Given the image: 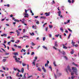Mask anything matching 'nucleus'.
I'll return each mask as SVG.
<instances>
[{"label":"nucleus","mask_w":79,"mask_h":79,"mask_svg":"<svg viewBox=\"0 0 79 79\" xmlns=\"http://www.w3.org/2000/svg\"><path fill=\"white\" fill-rule=\"evenodd\" d=\"M73 72L71 73V74L73 76L74 74V73L76 75H77V69L75 67H73L72 68Z\"/></svg>","instance_id":"1"},{"label":"nucleus","mask_w":79,"mask_h":79,"mask_svg":"<svg viewBox=\"0 0 79 79\" xmlns=\"http://www.w3.org/2000/svg\"><path fill=\"white\" fill-rule=\"evenodd\" d=\"M65 70L66 71L67 73H68V70L69 71H70V72H71V69H70V67L69 65H68L67 66V69H65Z\"/></svg>","instance_id":"2"},{"label":"nucleus","mask_w":79,"mask_h":79,"mask_svg":"<svg viewBox=\"0 0 79 79\" xmlns=\"http://www.w3.org/2000/svg\"><path fill=\"white\" fill-rule=\"evenodd\" d=\"M59 8H60V7H58V9H57L58 10H59V12H58L57 13L59 14L58 16H60V15H61V11H60V10L59 9Z\"/></svg>","instance_id":"3"},{"label":"nucleus","mask_w":79,"mask_h":79,"mask_svg":"<svg viewBox=\"0 0 79 79\" xmlns=\"http://www.w3.org/2000/svg\"><path fill=\"white\" fill-rule=\"evenodd\" d=\"M16 60V63H20V64H21L22 63V61H19L17 59H15Z\"/></svg>","instance_id":"4"},{"label":"nucleus","mask_w":79,"mask_h":79,"mask_svg":"<svg viewBox=\"0 0 79 79\" xmlns=\"http://www.w3.org/2000/svg\"><path fill=\"white\" fill-rule=\"evenodd\" d=\"M25 14H24V15L25 16H29V15H28V14H27V10H26V9H25Z\"/></svg>","instance_id":"5"},{"label":"nucleus","mask_w":79,"mask_h":79,"mask_svg":"<svg viewBox=\"0 0 79 79\" xmlns=\"http://www.w3.org/2000/svg\"><path fill=\"white\" fill-rule=\"evenodd\" d=\"M16 32L17 33V36H19V34H20V33L19 32V31L17 30H16Z\"/></svg>","instance_id":"6"},{"label":"nucleus","mask_w":79,"mask_h":79,"mask_svg":"<svg viewBox=\"0 0 79 79\" xmlns=\"http://www.w3.org/2000/svg\"><path fill=\"white\" fill-rule=\"evenodd\" d=\"M35 61H36V60L35 59L32 63V64H33L34 66L35 65Z\"/></svg>","instance_id":"7"},{"label":"nucleus","mask_w":79,"mask_h":79,"mask_svg":"<svg viewBox=\"0 0 79 79\" xmlns=\"http://www.w3.org/2000/svg\"><path fill=\"white\" fill-rule=\"evenodd\" d=\"M55 47H58V45L57 44V41H55Z\"/></svg>","instance_id":"8"},{"label":"nucleus","mask_w":79,"mask_h":79,"mask_svg":"<svg viewBox=\"0 0 79 79\" xmlns=\"http://www.w3.org/2000/svg\"><path fill=\"white\" fill-rule=\"evenodd\" d=\"M73 65H74L75 66H76V67H78V66L77 64H76L75 63H74V62L73 63Z\"/></svg>","instance_id":"9"},{"label":"nucleus","mask_w":79,"mask_h":79,"mask_svg":"<svg viewBox=\"0 0 79 79\" xmlns=\"http://www.w3.org/2000/svg\"><path fill=\"white\" fill-rule=\"evenodd\" d=\"M42 47L43 48L47 50H48V49L47 48V47H45V46H42Z\"/></svg>","instance_id":"10"},{"label":"nucleus","mask_w":79,"mask_h":79,"mask_svg":"<svg viewBox=\"0 0 79 79\" xmlns=\"http://www.w3.org/2000/svg\"><path fill=\"white\" fill-rule=\"evenodd\" d=\"M63 48H65V49H67V48H68V47L66 46H64V45L63 44Z\"/></svg>","instance_id":"11"},{"label":"nucleus","mask_w":79,"mask_h":79,"mask_svg":"<svg viewBox=\"0 0 79 79\" xmlns=\"http://www.w3.org/2000/svg\"><path fill=\"white\" fill-rule=\"evenodd\" d=\"M23 51L24 52H26V50L24 49L23 48L22 49V50L21 51V53H23Z\"/></svg>","instance_id":"12"},{"label":"nucleus","mask_w":79,"mask_h":79,"mask_svg":"<svg viewBox=\"0 0 79 79\" xmlns=\"http://www.w3.org/2000/svg\"><path fill=\"white\" fill-rule=\"evenodd\" d=\"M23 38H25V37H27V39H29V36H26L25 35H24L23 36Z\"/></svg>","instance_id":"13"},{"label":"nucleus","mask_w":79,"mask_h":79,"mask_svg":"<svg viewBox=\"0 0 79 79\" xmlns=\"http://www.w3.org/2000/svg\"><path fill=\"white\" fill-rule=\"evenodd\" d=\"M72 51H71L70 52V53L71 54V55H73V54H74V50L73 49H72Z\"/></svg>","instance_id":"14"},{"label":"nucleus","mask_w":79,"mask_h":79,"mask_svg":"<svg viewBox=\"0 0 79 79\" xmlns=\"http://www.w3.org/2000/svg\"><path fill=\"white\" fill-rule=\"evenodd\" d=\"M13 54L15 55V56H16V55H18V52L14 53Z\"/></svg>","instance_id":"15"},{"label":"nucleus","mask_w":79,"mask_h":79,"mask_svg":"<svg viewBox=\"0 0 79 79\" xmlns=\"http://www.w3.org/2000/svg\"><path fill=\"white\" fill-rule=\"evenodd\" d=\"M14 21L15 22H18V23H19V20L18 19H15V20H14Z\"/></svg>","instance_id":"16"},{"label":"nucleus","mask_w":79,"mask_h":79,"mask_svg":"<svg viewBox=\"0 0 79 79\" xmlns=\"http://www.w3.org/2000/svg\"><path fill=\"white\" fill-rule=\"evenodd\" d=\"M75 42H73V40H72V42H71V44H73V46H74V44H75Z\"/></svg>","instance_id":"17"},{"label":"nucleus","mask_w":79,"mask_h":79,"mask_svg":"<svg viewBox=\"0 0 79 79\" xmlns=\"http://www.w3.org/2000/svg\"><path fill=\"white\" fill-rule=\"evenodd\" d=\"M42 69H43V71L44 73H45L46 72V70L45 69V68L44 67H43Z\"/></svg>","instance_id":"18"},{"label":"nucleus","mask_w":79,"mask_h":79,"mask_svg":"<svg viewBox=\"0 0 79 79\" xmlns=\"http://www.w3.org/2000/svg\"><path fill=\"white\" fill-rule=\"evenodd\" d=\"M21 73H24V68H22L21 69Z\"/></svg>","instance_id":"19"},{"label":"nucleus","mask_w":79,"mask_h":79,"mask_svg":"<svg viewBox=\"0 0 79 79\" xmlns=\"http://www.w3.org/2000/svg\"><path fill=\"white\" fill-rule=\"evenodd\" d=\"M40 18L41 19H45L46 18V17L44 16L40 17Z\"/></svg>","instance_id":"20"},{"label":"nucleus","mask_w":79,"mask_h":79,"mask_svg":"<svg viewBox=\"0 0 79 79\" xmlns=\"http://www.w3.org/2000/svg\"><path fill=\"white\" fill-rule=\"evenodd\" d=\"M53 64L54 66H56V62H55V61H54Z\"/></svg>","instance_id":"21"},{"label":"nucleus","mask_w":79,"mask_h":79,"mask_svg":"<svg viewBox=\"0 0 79 79\" xmlns=\"http://www.w3.org/2000/svg\"><path fill=\"white\" fill-rule=\"evenodd\" d=\"M60 31H61L63 32V31H64V30H63V27H62L61 28H60Z\"/></svg>","instance_id":"22"},{"label":"nucleus","mask_w":79,"mask_h":79,"mask_svg":"<svg viewBox=\"0 0 79 79\" xmlns=\"http://www.w3.org/2000/svg\"><path fill=\"white\" fill-rule=\"evenodd\" d=\"M62 74H61V73H58V76H61Z\"/></svg>","instance_id":"23"},{"label":"nucleus","mask_w":79,"mask_h":79,"mask_svg":"<svg viewBox=\"0 0 79 79\" xmlns=\"http://www.w3.org/2000/svg\"><path fill=\"white\" fill-rule=\"evenodd\" d=\"M45 15H46V16H50V14H48V13H45Z\"/></svg>","instance_id":"24"},{"label":"nucleus","mask_w":79,"mask_h":79,"mask_svg":"<svg viewBox=\"0 0 79 79\" xmlns=\"http://www.w3.org/2000/svg\"><path fill=\"white\" fill-rule=\"evenodd\" d=\"M30 34L31 35H34V32H32V34L31 33H30Z\"/></svg>","instance_id":"25"},{"label":"nucleus","mask_w":79,"mask_h":79,"mask_svg":"<svg viewBox=\"0 0 79 79\" xmlns=\"http://www.w3.org/2000/svg\"><path fill=\"white\" fill-rule=\"evenodd\" d=\"M19 72L16 75V76H17V77H19Z\"/></svg>","instance_id":"26"},{"label":"nucleus","mask_w":79,"mask_h":79,"mask_svg":"<svg viewBox=\"0 0 79 79\" xmlns=\"http://www.w3.org/2000/svg\"><path fill=\"white\" fill-rule=\"evenodd\" d=\"M49 28H52V27H53V26L49 25Z\"/></svg>","instance_id":"27"},{"label":"nucleus","mask_w":79,"mask_h":79,"mask_svg":"<svg viewBox=\"0 0 79 79\" xmlns=\"http://www.w3.org/2000/svg\"><path fill=\"white\" fill-rule=\"evenodd\" d=\"M13 57L14 58H15V60L16 61V59H17V60H18V59H17V57H16V56H13Z\"/></svg>","instance_id":"28"},{"label":"nucleus","mask_w":79,"mask_h":79,"mask_svg":"<svg viewBox=\"0 0 79 79\" xmlns=\"http://www.w3.org/2000/svg\"><path fill=\"white\" fill-rule=\"evenodd\" d=\"M54 74L55 79H56V78H57V76H56V74H55V73H54Z\"/></svg>","instance_id":"29"},{"label":"nucleus","mask_w":79,"mask_h":79,"mask_svg":"<svg viewBox=\"0 0 79 79\" xmlns=\"http://www.w3.org/2000/svg\"><path fill=\"white\" fill-rule=\"evenodd\" d=\"M37 69L38 70V71H41V69H40V67H38L37 68Z\"/></svg>","instance_id":"30"},{"label":"nucleus","mask_w":79,"mask_h":79,"mask_svg":"<svg viewBox=\"0 0 79 79\" xmlns=\"http://www.w3.org/2000/svg\"><path fill=\"white\" fill-rule=\"evenodd\" d=\"M71 34H70L69 35V36L68 37V39H69V38H70V37H71Z\"/></svg>","instance_id":"31"},{"label":"nucleus","mask_w":79,"mask_h":79,"mask_svg":"<svg viewBox=\"0 0 79 79\" xmlns=\"http://www.w3.org/2000/svg\"><path fill=\"white\" fill-rule=\"evenodd\" d=\"M6 59H4L2 60V61H3V62H5V61H6Z\"/></svg>","instance_id":"32"},{"label":"nucleus","mask_w":79,"mask_h":79,"mask_svg":"<svg viewBox=\"0 0 79 79\" xmlns=\"http://www.w3.org/2000/svg\"><path fill=\"white\" fill-rule=\"evenodd\" d=\"M35 54V53L34 52H32L31 53V55H34Z\"/></svg>","instance_id":"33"},{"label":"nucleus","mask_w":79,"mask_h":79,"mask_svg":"<svg viewBox=\"0 0 79 79\" xmlns=\"http://www.w3.org/2000/svg\"><path fill=\"white\" fill-rule=\"evenodd\" d=\"M62 53L63 55H65V52L64 51H62Z\"/></svg>","instance_id":"34"},{"label":"nucleus","mask_w":79,"mask_h":79,"mask_svg":"<svg viewBox=\"0 0 79 79\" xmlns=\"http://www.w3.org/2000/svg\"><path fill=\"white\" fill-rule=\"evenodd\" d=\"M75 77V76H73L72 77H71V79H73Z\"/></svg>","instance_id":"35"},{"label":"nucleus","mask_w":79,"mask_h":79,"mask_svg":"<svg viewBox=\"0 0 79 79\" xmlns=\"http://www.w3.org/2000/svg\"><path fill=\"white\" fill-rule=\"evenodd\" d=\"M2 45H3L4 46V48H6V45H5V44H3Z\"/></svg>","instance_id":"36"},{"label":"nucleus","mask_w":79,"mask_h":79,"mask_svg":"<svg viewBox=\"0 0 79 79\" xmlns=\"http://www.w3.org/2000/svg\"><path fill=\"white\" fill-rule=\"evenodd\" d=\"M68 30H69V31L70 32H73V31L71 30L70 29L68 28Z\"/></svg>","instance_id":"37"},{"label":"nucleus","mask_w":79,"mask_h":79,"mask_svg":"<svg viewBox=\"0 0 79 79\" xmlns=\"http://www.w3.org/2000/svg\"><path fill=\"white\" fill-rule=\"evenodd\" d=\"M60 35V34L56 35H55V36L56 37H58V36Z\"/></svg>","instance_id":"38"},{"label":"nucleus","mask_w":79,"mask_h":79,"mask_svg":"<svg viewBox=\"0 0 79 79\" xmlns=\"http://www.w3.org/2000/svg\"><path fill=\"white\" fill-rule=\"evenodd\" d=\"M22 65H23V66H26V65H27L26 64H24L23 63Z\"/></svg>","instance_id":"39"},{"label":"nucleus","mask_w":79,"mask_h":79,"mask_svg":"<svg viewBox=\"0 0 79 79\" xmlns=\"http://www.w3.org/2000/svg\"><path fill=\"white\" fill-rule=\"evenodd\" d=\"M43 41H45V37H44L43 38Z\"/></svg>","instance_id":"40"},{"label":"nucleus","mask_w":79,"mask_h":79,"mask_svg":"<svg viewBox=\"0 0 79 79\" xmlns=\"http://www.w3.org/2000/svg\"><path fill=\"white\" fill-rule=\"evenodd\" d=\"M49 68H50V69H51V71H52V67L51 66H50L49 67Z\"/></svg>","instance_id":"41"},{"label":"nucleus","mask_w":79,"mask_h":79,"mask_svg":"<svg viewBox=\"0 0 79 79\" xmlns=\"http://www.w3.org/2000/svg\"><path fill=\"white\" fill-rule=\"evenodd\" d=\"M26 73H25L24 76H23V77L24 78H26Z\"/></svg>","instance_id":"42"},{"label":"nucleus","mask_w":79,"mask_h":79,"mask_svg":"<svg viewBox=\"0 0 79 79\" xmlns=\"http://www.w3.org/2000/svg\"><path fill=\"white\" fill-rule=\"evenodd\" d=\"M31 45L34 46L35 45V44H34V43L32 42L31 43Z\"/></svg>","instance_id":"43"},{"label":"nucleus","mask_w":79,"mask_h":79,"mask_svg":"<svg viewBox=\"0 0 79 79\" xmlns=\"http://www.w3.org/2000/svg\"><path fill=\"white\" fill-rule=\"evenodd\" d=\"M10 43H11V41L8 42L7 43V44H8V45H10Z\"/></svg>","instance_id":"44"},{"label":"nucleus","mask_w":79,"mask_h":79,"mask_svg":"<svg viewBox=\"0 0 79 79\" xmlns=\"http://www.w3.org/2000/svg\"><path fill=\"white\" fill-rule=\"evenodd\" d=\"M39 21H38L36 22V24H39Z\"/></svg>","instance_id":"45"},{"label":"nucleus","mask_w":79,"mask_h":79,"mask_svg":"<svg viewBox=\"0 0 79 79\" xmlns=\"http://www.w3.org/2000/svg\"><path fill=\"white\" fill-rule=\"evenodd\" d=\"M64 58H65L66 60H68V58H67V57H66V56H64Z\"/></svg>","instance_id":"46"},{"label":"nucleus","mask_w":79,"mask_h":79,"mask_svg":"<svg viewBox=\"0 0 79 79\" xmlns=\"http://www.w3.org/2000/svg\"><path fill=\"white\" fill-rule=\"evenodd\" d=\"M65 32H66V33H68V30H65Z\"/></svg>","instance_id":"47"},{"label":"nucleus","mask_w":79,"mask_h":79,"mask_svg":"<svg viewBox=\"0 0 79 79\" xmlns=\"http://www.w3.org/2000/svg\"><path fill=\"white\" fill-rule=\"evenodd\" d=\"M32 77V75H31V76H29L28 77V79H29V78H30V77Z\"/></svg>","instance_id":"48"},{"label":"nucleus","mask_w":79,"mask_h":79,"mask_svg":"<svg viewBox=\"0 0 79 79\" xmlns=\"http://www.w3.org/2000/svg\"><path fill=\"white\" fill-rule=\"evenodd\" d=\"M68 2L69 3H71V0H68Z\"/></svg>","instance_id":"49"},{"label":"nucleus","mask_w":79,"mask_h":79,"mask_svg":"<svg viewBox=\"0 0 79 79\" xmlns=\"http://www.w3.org/2000/svg\"><path fill=\"white\" fill-rule=\"evenodd\" d=\"M17 47L19 48H21V46H18Z\"/></svg>","instance_id":"50"},{"label":"nucleus","mask_w":79,"mask_h":79,"mask_svg":"<svg viewBox=\"0 0 79 79\" xmlns=\"http://www.w3.org/2000/svg\"><path fill=\"white\" fill-rule=\"evenodd\" d=\"M45 31L47 32V31H48V27H46L45 29Z\"/></svg>","instance_id":"51"},{"label":"nucleus","mask_w":79,"mask_h":79,"mask_svg":"<svg viewBox=\"0 0 79 79\" xmlns=\"http://www.w3.org/2000/svg\"><path fill=\"white\" fill-rule=\"evenodd\" d=\"M26 32V30L25 29H23V33H24Z\"/></svg>","instance_id":"52"},{"label":"nucleus","mask_w":79,"mask_h":79,"mask_svg":"<svg viewBox=\"0 0 79 79\" xmlns=\"http://www.w3.org/2000/svg\"><path fill=\"white\" fill-rule=\"evenodd\" d=\"M2 68L4 70H5V69H6L5 67H2Z\"/></svg>","instance_id":"53"},{"label":"nucleus","mask_w":79,"mask_h":79,"mask_svg":"<svg viewBox=\"0 0 79 79\" xmlns=\"http://www.w3.org/2000/svg\"><path fill=\"white\" fill-rule=\"evenodd\" d=\"M53 48L54 49H55V50H57V49L55 47V46L53 47Z\"/></svg>","instance_id":"54"},{"label":"nucleus","mask_w":79,"mask_h":79,"mask_svg":"<svg viewBox=\"0 0 79 79\" xmlns=\"http://www.w3.org/2000/svg\"><path fill=\"white\" fill-rule=\"evenodd\" d=\"M13 16V15L11 14L10 15V18H12Z\"/></svg>","instance_id":"55"},{"label":"nucleus","mask_w":79,"mask_h":79,"mask_svg":"<svg viewBox=\"0 0 79 79\" xmlns=\"http://www.w3.org/2000/svg\"><path fill=\"white\" fill-rule=\"evenodd\" d=\"M78 46V45L77 44H76L75 45V47H77Z\"/></svg>","instance_id":"56"},{"label":"nucleus","mask_w":79,"mask_h":79,"mask_svg":"<svg viewBox=\"0 0 79 79\" xmlns=\"http://www.w3.org/2000/svg\"><path fill=\"white\" fill-rule=\"evenodd\" d=\"M49 37H52V35L49 34Z\"/></svg>","instance_id":"57"},{"label":"nucleus","mask_w":79,"mask_h":79,"mask_svg":"<svg viewBox=\"0 0 79 79\" xmlns=\"http://www.w3.org/2000/svg\"><path fill=\"white\" fill-rule=\"evenodd\" d=\"M11 41L12 42H15V40H11Z\"/></svg>","instance_id":"58"},{"label":"nucleus","mask_w":79,"mask_h":79,"mask_svg":"<svg viewBox=\"0 0 79 79\" xmlns=\"http://www.w3.org/2000/svg\"><path fill=\"white\" fill-rule=\"evenodd\" d=\"M12 49L13 51H15V49L14 48H12Z\"/></svg>","instance_id":"59"},{"label":"nucleus","mask_w":79,"mask_h":79,"mask_svg":"<svg viewBox=\"0 0 79 79\" xmlns=\"http://www.w3.org/2000/svg\"><path fill=\"white\" fill-rule=\"evenodd\" d=\"M74 0H72V3H74Z\"/></svg>","instance_id":"60"},{"label":"nucleus","mask_w":79,"mask_h":79,"mask_svg":"<svg viewBox=\"0 0 79 79\" xmlns=\"http://www.w3.org/2000/svg\"><path fill=\"white\" fill-rule=\"evenodd\" d=\"M4 35L5 37H6L7 35H6V34H4Z\"/></svg>","instance_id":"61"},{"label":"nucleus","mask_w":79,"mask_h":79,"mask_svg":"<svg viewBox=\"0 0 79 79\" xmlns=\"http://www.w3.org/2000/svg\"><path fill=\"white\" fill-rule=\"evenodd\" d=\"M14 69L15 71H16V70H17V69H15V68H14Z\"/></svg>","instance_id":"62"},{"label":"nucleus","mask_w":79,"mask_h":79,"mask_svg":"<svg viewBox=\"0 0 79 79\" xmlns=\"http://www.w3.org/2000/svg\"><path fill=\"white\" fill-rule=\"evenodd\" d=\"M29 47V45H27L26 46V48H28Z\"/></svg>","instance_id":"63"},{"label":"nucleus","mask_w":79,"mask_h":79,"mask_svg":"<svg viewBox=\"0 0 79 79\" xmlns=\"http://www.w3.org/2000/svg\"><path fill=\"white\" fill-rule=\"evenodd\" d=\"M52 3H54V4H55V1H52Z\"/></svg>","instance_id":"64"}]
</instances>
